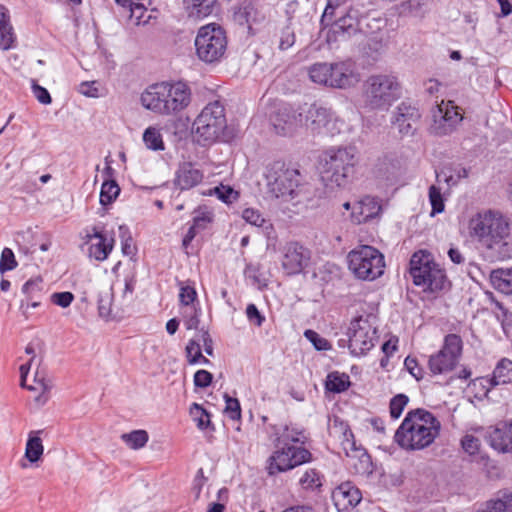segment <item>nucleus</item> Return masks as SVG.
Masks as SVG:
<instances>
[{
    "label": "nucleus",
    "mask_w": 512,
    "mask_h": 512,
    "mask_svg": "<svg viewBox=\"0 0 512 512\" xmlns=\"http://www.w3.org/2000/svg\"><path fill=\"white\" fill-rule=\"evenodd\" d=\"M469 233L485 248L502 254L508 244L510 226L499 212L487 210L475 214L468 224Z\"/></svg>",
    "instance_id": "7ed1b4c3"
},
{
    "label": "nucleus",
    "mask_w": 512,
    "mask_h": 512,
    "mask_svg": "<svg viewBox=\"0 0 512 512\" xmlns=\"http://www.w3.org/2000/svg\"><path fill=\"white\" fill-rule=\"evenodd\" d=\"M201 346L198 341L190 340L186 346V357L190 364H198L201 357Z\"/></svg>",
    "instance_id": "e2e57ef3"
},
{
    "label": "nucleus",
    "mask_w": 512,
    "mask_h": 512,
    "mask_svg": "<svg viewBox=\"0 0 512 512\" xmlns=\"http://www.w3.org/2000/svg\"><path fill=\"white\" fill-rule=\"evenodd\" d=\"M243 220L255 227L259 228H269L271 224L263 217L262 213L255 208H245L242 211Z\"/></svg>",
    "instance_id": "de8ad7c7"
},
{
    "label": "nucleus",
    "mask_w": 512,
    "mask_h": 512,
    "mask_svg": "<svg viewBox=\"0 0 512 512\" xmlns=\"http://www.w3.org/2000/svg\"><path fill=\"white\" fill-rule=\"evenodd\" d=\"M41 430L31 431L28 435V440L25 447V457L31 462H37L44 452L42 439L40 438Z\"/></svg>",
    "instance_id": "f704fd0d"
},
{
    "label": "nucleus",
    "mask_w": 512,
    "mask_h": 512,
    "mask_svg": "<svg viewBox=\"0 0 512 512\" xmlns=\"http://www.w3.org/2000/svg\"><path fill=\"white\" fill-rule=\"evenodd\" d=\"M310 251L298 242H289L282 249L281 265L288 275L301 273L309 264Z\"/></svg>",
    "instance_id": "a211bd4d"
},
{
    "label": "nucleus",
    "mask_w": 512,
    "mask_h": 512,
    "mask_svg": "<svg viewBox=\"0 0 512 512\" xmlns=\"http://www.w3.org/2000/svg\"><path fill=\"white\" fill-rule=\"evenodd\" d=\"M357 150L353 146L331 147L320 157L321 178L330 189L345 187L357 164Z\"/></svg>",
    "instance_id": "20e7f679"
},
{
    "label": "nucleus",
    "mask_w": 512,
    "mask_h": 512,
    "mask_svg": "<svg viewBox=\"0 0 512 512\" xmlns=\"http://www.w3.org/2000/svg\"><path fill=\"white\" fill-rule=\"evenodd\" d=\"M32 92H33L34 97L41 104L48 105L52 102V99H51V96H50V93L48 92V90L46 88L36 84L34 81L32 84Z\"/></svg>",
    "instance_id": "774afa93"
},
{
    "label": "nucleus",
    "mask_w": 512,
    "mask_h": 512,
    "mask_svg": "<svg viewBox=\"0 0 512 512\" xmlns=\"http://www.w3.org/2000/svg\"><path fill=\"white\" fill-rule=\"evenodd\" d=\"M225 398V410L224 412L227 416L232 420H239L241 418V407L240 403L236 398H232L227 394L224 395Z\"/></svg>",
    "instance_id": "13d9d810"
},
{
    "label": "nucleus",
    "mask_w": 512,
    "mask_h": 512,
    "mask_svg": "<svg viewBox=\"0 0 512 512\" xmlns=\"http://www.w3.org/2000/svg\"><path fill=\"white\" fill-rule=\"evenodd\" d=\"M240 21H244L249 29L256 23H259L264 19V15L258 11L253 5H245L238 13Z\"/></svg>",
    "instance_id": "49530a36"
},
{
    "label": "nucleus",
    "mask_w": 512,
    "mask_h": 512,
    "mask_svg": "<svg viewBox=\"0 0 512 512\" xmlns=\"http://www.w3.org/2000/svg\"><path fill=\"white\" fill-rule=\"evenodd\" d=\"M119 235L121 238V249L125 256L132 257L135 254V246L130 235L128 227L124 225L119 226Z\"/></svg>",
    "instance_id": "3c124183"
},
{
    "label": "nucleus",
    "mask_w": 512,
    "mask_h": 512,
    "mask_svg": "<svg viewBox=\"0 0 512 512\" xmlns=\"http://www.w3.org/2000/svg\"><path fill=\"white\" fill-rule=\"evenodd\" d=\"M492 286L504 294H512V267L495 269L490 274Z\"/></svg>",
    "instance_id": "473e14b6"
},
{
    "label": "nucleus",
    "mask_w": 512,
    "mask_h": 512,
    "mask_svg": "<svg viewBox=\"0 0 512 512\" xmlns=\"http://www.w3.org/2000/svg\"><path fill=\"white\" fill-rule=\"evenodd\" d=\"M179 290V302L181 307L199 305L197 301V292L193 285L181 282Z\"/></svg>",
    "instance_id": "09e8293b"
},
{
    "label": "nucleus",
    "mask_w": 512,
    "mask_h": 512,
    "mask_svg": "<svg viewBox=\"0 0 512 512\" xmlns=\"http://www.w3.org/2000/svg\"><path fill=\"white\" fill-rule=\"evenodd\" d=\"M406 370L416 379L421 380L423 378V369L418 364V361L411 356H407L404 361Z\"/></svg>",
    "instance_id": "69168bd1"
},
{
    "label": "nucleus",
    "mask_w": 512,
    "mask_h": 512,
    "mask_svg": "<svg viewBox=\"0 0 512 512\" xmlns=\"http://www.w3.org/2000/svg\"><path fill=\"white\" fill-rule=\"evenodd\" d=\"M330 24L331 27L328 35L329 41L332 39L331 34L334 35V39L336 40L338 37L345 38L346 36H351L361 30L359 13L354 9H349L344 16L340 17L333 23L330 22L329 25Z\"/></svg>",
    "instance_id": "a878e982"
},
{
    "label": "nucleus",
    "mask_w": 512,
    "mask_h": 512,
    "mask_svg": "<svg viewBox=\"0 0 512 512\" xmlns=\"http://www.w3.org/2000/svg\"><path fill=\"white\" fill-rule=\"evenodd\" d=\"M510 382H512V360L502 358L496 364L491 378H477L474 380L473 385L481 386L483 388V394L487 395L494 386Z\"/></svg>",
    "instance_id": "5701e85b"
},
{
    "label": "nucleus",
    "mask_w": 512,
    "mask_h": 512,
    "mask_svg": "<svg viewBox=\"0 0 512 512\" xmlns=\"http://www.w3.org/2000/svg\"><path fill=\"white\" fill-rule=\"evenodd\" d=\"M227 128L224 105L218 101L209 102L195 118L192 132L199 142L213 143L221 139Z\"/></svg>",
    "instance_id": "1a4fd4ad"
},
{
    "label": "nucleus",
    "mask_w": 512,
    "mask_h": 512,
    "mask_svg": "<svg viewBox=\"0 0 512 512\" xmlns=\"http://www.w3.org/2000/svg\"><path fill=\"white\" fill-rule=\"evenodd\" d=\"M213 193L224 203H232L238 198V192L229 186H218L213 189Z\"/></svg>",
    "instance_id": "bf43d9fd"
},
{
    "label": "nucleus",
    "mask_w": 512,
    "mask_h": 512,
    "mask_svg": "<svg viewBox=\"0 0 512 512\" xmlns=\"http://www.w3.org/2000/svg\"><path fill=\"white\" fill-rule=\"evenodd\" d=\"M304 336L307 340H309L313 346L319 350H329L331 348L330 343L323 337H321L317 332L313 330H306L304 332Z\"/></svg>",
    "instance_id": "052dcab7"
},
{
    "label": "nucleus",
    "mask_w": 512,
    "mask_h": 512,
    "mask_svg": "<svg viewBox=\"0 0 512 512\" xmlns=\"http://www.w3.org/2000/svg\"><path fill=\"white\" fill-rule=\"evenodd\" d=\"M186 329H197L200 323L201 308L199 305H188L181 307L180 311Z\"/></svg>",
    "instance_id": "37998d69"
},
{
    "label": "nucleus",
    "mask_w": 512,
    "mask_h": 512,
    "mask_svg": "<svg viewBox=\"0 0 512 512\" xmlns=\"http://www.w3.org/2000/svg\"><path fill=\"white\" fill-rule=\"evenodd\" d=\"M190 102L191 89L183 81L156 83L141 94L142 105L162 115L177 114L187 108Z\"/></svg>",
    "instance_id": "f03ea898"
},
{
    "label": "nucleus",
    "mask_w": 512,
    "mask_h": 512,
    "mask_svg": "<svg viewBox=\"0 0 512 512\" xmlns=\"http://www.w3.org/2000/svg\"><path fill=\"white\" fill-rule=\"evenodd\" d=\"M16 266L17 262L13 251L10 248H4L0 258V273L4 274L7 271H11L15 269Z\"/></svg>",
    "instance_id": "6e6d98bb"
},
{
    "label": "nucleus",
    "mask_w": 512,
    "mask_h": 512,
    "mask_svg": "<svg viewBox=\"0 0 512 512\" xmlns=\"http://www.w3.org/2000/svg\"><path fill=\"white\" fill-rule=\"evenodd\" d=\"M360 490L351 482H343L332 492V500L338 512H352L360 503Z\"/></svg>",
    "instance_id": "412c9836"
},
{
    "label": "nucleus",
    "mask_w": 512,
    "mask_h": 512,
    "mask_svg": "<svg viewBox=\"0 0 512 512\" xmlns=\"http://www.w3.org/2000/svg\"><path fill=\"white\" fill-rule=\"evenodd\" d=\"M265 179L268 193L282 201H293L305 190L299 170L282 161H275L267 167Z\"/></svg>",
    "instance_id": "39448f33"
},
{
    "label": "nucleus",
    "mask_w": 512,
    "mask_h": 512,
    "mask_svg": "<svg viewBox=\"0 0 512 512\" xmlns=\"http://www.w3.org/2000/svg\"><path fill=\"white\" fill-rule=\"evenodd\" d=\"M429 202L432 207L431 216H435L436 214L442 213L444 211V198L440 189L435 185H432L429 188Z\"/></svg>",
    "instance_id": "8fccbe9b"
},
{
    "label": "nucleus",
    "mask_w": 512,
    "mask_h": 512,
    "mask_svg": "<svg viewBox=\"0 0 512 512\" xmlns=\"http://www.w3.org/2000/svg\"><path fill=\"white\" fill-rule=\"evenodd\" d=\"M75 296L72 292H54L50 295V302L60 308H68L74 301Z\"/></svg>",
    "instance_id": "5fc2aeb1"
},
{
    "label": "nucleus",
    "mask_w": 512,
    "mask_h": 512,
    "mask_svg": "<svg viewBox=\"0 0 512 512\" xmlns=\"http://www.w3.org/2000/svg\"><path fill=\"white\" fill-rule=\"evenodd\" d=\"M78 91L87 97L97 98L101 95L100 87L96 81L82 82L79 85Z\"/></svg>",
    "instance_id": "338daca9"
},
{
    "label": "nucleus",
    "mask_w": 512,
    "mask_h": 512,
    "mask_svg": "<svg viewBox=\"0 0 512 512\" xmlns=\"http://www.w3.org/2000/svg\"><path fill=\"white\" fill-rule=\"evenodd\" d=\"M120 188L115 180L106 179L100 191V203L103 206L111 204L119 195Z\"/></svg>",
    "instance_id": "c03bdc74"
},
{
    "label": "nucleus",
    "mask_w": 512,
    "mask_h": 512,
    "mask_svg": "<svg viewBox=\"0 0 512 512\" xmlns=\"http://www.w3.org/2000/svg\"><path fill=\"white\" fill-rule=\"evenodd\" d=\"M463 350V342L460 336L448 334L444 338L439 351L430 355L428 369L433 376H446L457 367Z\"/></svg>",
    "instance_id": "ddd939ff"
},
{
    "label": "nucleus",
    "mask_w": 512,
    "mask_h": 512,
    "mask_svg": "<svg viewBox=\"0 0 512 512\" xmlns=\"http://www.w3.org/2000/svg\"><path fill=\"white\" fill-rule=\"evenodd\" d=\"M286 452L288 453V457L290 462H292L293 469L312 461L311 452L304 448L303 446L297 445H285Z\"/></svg>",
    "instance_id": "4c0bfd02"
},
{
    "label": "nucleus",
    "mask_w": 512,
    "mask_h": 512,
    "mask_svg": "<svg viewBox=\"0 0 512 512\" xmlns=\"http://www.w3.org/2000/svg\"><path fill=\"white\" fill-rule=\"evenodd\" d=\"M324 482V475L316 468L306 469L299 477L298 484L302 490L314 492L319 490Z\"/></svg>",
    "instance_id": "72a5a7b5"
},
{
    "label": "nucleus",
    "mask_w": 512,
    "mask_h": 512,
    "mask_svg": "<svg viewBox=\"0 0 512 512\" xmlns=\"http://www.w3.org/2000/svg\"><path fill=\"white\" fill-rule=\"evenodd\" d=\"M339 122V119L330 108L312 105L303 114L302 126L315 133L326 132L334 134L340 130Z\"/></svg>",
    "instance_id": "2eb2a0df"
},
{
    "label": "nucleus",
    "mask_w": 512,
    "mask_h": 512,
    "mask_svg": "<svg viewBox=\"0 0 512 512\" xmlns=\"http://www.w3.org/2000/svg\"><path fill=\"white\" fill-rule=\"evenodd\" d=\"M381 213V199L367 195L354 202L353 212L350 214V220L355 224H362L379 217Z\"/></svg>",
    "instance_id": "4be33fe9"
},
{
    "label": "nucleus",
    "mask_w": 512,
    "mask_h": 512,
    "mask_svg": "<svg viewBox=\"0 0 512 512\" xmlns=\"http://www.w3.org/2000/svg\"><path fill=\"white\" fill-rule=\"evenodd\" d=\"M197 58L205 64H217L226 55L228 38L226 31L216 23L201 26L194 40Z\"/></svg>",
    "instance_id": "0eeeda50"
},
{
    "label": "nucleus",
    "mask_w": 512,
    "mask_h": 512,
    "mask_svg": "<svg viewBox=\"0 0 512 512\" xmlns=\"http://www.w3.org/2000/svg\"><path fill=\"white\" fill-rule=\"evenodd\" d=\"M25 352L28 355H31V357L26 363H23L19 367L20 385H21V387L26 388L30 391L38 392L39 395L35 398V400L37 402H41L42 404H44L48 400L47 393L51 389V384L48 381H46L44 373L40 372L38 370H36V372H35V375L33 378V383H29L28 374L30 372V369H31L33 363H35V361H36V356H35L34 347L30 344L27 345V347L25 348Z\"/></svg>",
    "instance_id": "dca6fc26"
},
{
    "label": "nucleus",
    "mask_w": 512,
    "mask_h": 512,
    "mask_svg": "<svg viewBox=\"0 0 512 512\" xmlns=\"http://www.w3.org/2000/svg\"><path fill=\"white\" fill-rule=\"evenodd\" d=\"M485 439L498 453L512 454V420L496 423L486 429Z\"/></svg>",
    "instance_id": "6ab92c4d"
},
{
    "label": "nucleus",
    "mask_w": 512,
    "mask_h": 512,
    "mask_svg": "<svg viewBox=\"0 0 512 512\" xmlns=\"http://www.w3.org/2000/svg\"><path fill=\"white\" fill-rule=\"evenodd\" d=\"M431 132L444 136L452 133L463 120L460 108L452 101L442 100L431 110Z\"/></svg>",
    "instance_id": "4468645a"
},
{
    "label": "nucleus",
    "mask_w": 512,
    "mask_h": 512,
    "mask_svg": "<svg viewBox=\"0 0 512 512\" xmlns=\"http://www.w3.org/2000/svg\"><path fill=\"white\" fill-rule=\"evenodd\" d=\"M203 177V172L193 163L184 162L179 165L175 173L174 184L180 190H189L200 184Z\"/></svg>",
    "instance_id": "bb28decb"
},
{
    "label": "nucleus",
    "mask_w": 512,
    "mask_h": 512,
    "mask_svg": "<svg viewBox=\"0 0 512 512\" xmlns=\"http://www.w3.org/2000/svg\"><path fill=\"white\" fill-rule=\"evenodd\" d=\"M41 291L42 281L39 279H30L22 287V292L28 300L41 298Z\"/></svg>",
    "instance_id": "864d4df0"
},
{
    "label": "nucleus",
    "mask_w": 512,
    "mask_h": 512,
    "mask_svg": "<svg viewBox=\"0 0 512 512\" xmlns=\"http://www.w3.org/2000/svg\"><path fill=\"white\" fill-rule=\"evenodd\" d=\"M121 439L130 449L139 450L147 444L149 435L147 431L139 429L122 434Z\"/></svg>",
    "instance_id": "79ce46f5"
},
{
    "label": "nucleus",
    "mask_w": 512,
    "mask_h": 512,
    "mask_svg": "<svg viewBox=\"0 0 512 512\" xmlns=\"http://www.w3.org/2000/svg\"><path fill=\"white\" fill-rule=\"evenodd\" d=\"M409 402L405 394H397L390 400L389 410L393 419H398Z\"/></svg>",
    "instance_id": "603ef678"
},
{
    "label": "nucleus",
    "mask_w": 512,
    "mask_h": 512,
    "mask_svg": "<svg viewBox=\"0 0 512 512\" xmlns=\"http://www.w3.org/2000/svg\"><path fill=\"white\" fill-rule=\"evenodd\" d=\"M328 429L330 435L339 439L341 446L349 458V465L357 474L372 472L371 458L360 446L356 445L354 435L349 425L337 416L329 419Z\"/></svg>",
    "instance_id": "6e6552de"
},
{
    "label": "nucleus",
    "mask_w": 512,
    "mask_h": 512,
    "mask_svg": "<svg viewBox=\"0 0 512 512\" xmlns=\"http://www.w3.org/2000/svg\"><path fill=\"white\" fill-rule=\"evenodd\" d=\"M421 114L415 106L402 102L400 103L392 119V124L397 128L403 136L413 133V126L419 121Z\"/></svg>",
    "instance_id": "393cba45"
},
{
    "label": "nucleus",
    "mask_w": 512,
    "mask_h": 512,
    "mask_svg": "<svg viewBox=\"0 0 512 512\" xmlns=\"http://www.w3.org/2000/svg\"><path fill=\"white\" fill-rule=\"evenodd\" d=\"M402 93L398 78L392 74L369 76L363 84V103L369 110H387Z\"/></svg>",
    "instance_id": "423d86ee"
},
{
    "label": "nucleus",
    "mask_w": 512,
    "mask_h": 512,
    "mask_svg": "<svg viewBox=\"0 0 512 512\" xmlns=\"http://www.w3.org/2000/svg\"><path fill=\"white\" fill-rule=\"evenodd\" d=\"M410 273L416 286L425 287L431 292L443 290L446 287L445 271L425 250L417 251L412 255Z\"/></svg>",
    "instance_id": "9d476101"
},
{
    "label": "nucleus",
    "mask_w": 512,
    "mask_h": 512,
    "mask_svg": "<svg viewBox=\"0 0 512 512\" xmlns=\"http://www.w3.org/2000/svg\"><path fill=\"white\" fill-rule=\"evenodd\" d=\"M295 43V34L290 27H285L280 34L279 49L287 50L292 47Z\"/></svg>",
    "instance_id": "0e129e2a"
},
{
    "label": "nucleus",
    "mask_w": 512,
    "mask_h": 512,
    "mask_svg": "<svg viewBox=\"0 0 512 512\" xmlns=\"http://www.w3.org/2000/svg\"><path fill=\"white\" fill-rule=\"evenodd\" d=\"M275 447V450L267 460V473L270 476H274L293 469L292 462H290L288 453L286 452V446L279 445L277 442H275Z\"/></svg>",
    "instance_id": "cd10ccee"
},
{
    "label": "nucleus",
    "mask_w": 512,
    "mask_h": 512,
    "mask_svg": "<svg viewBox=\"0 0 512 512\" xmlns=\"http://www.w3.org/2000/svg\"><path fill=\"white\" fill-rule=\"evenodd\" d=\"M274 434L275 442L279 445H303L307 440L304 430L294 426H285L281 431L276 430Z\"/></svg>",
    "instance_id": "7c9ffc66"
},
{
    "label": "nucleus",
    "mask_w": 512,
    "mask_h": 512,
    "mask_svg": "<svg viewBox=\"0 0 512 512\" xmlns=\"http://www.w3.org/2000/svg\"><path fill=\"white\" fill-rule=\"evenodd\" d=\"M425 0H405L399 5V15L404 17L424 16Z\"/></svg>",
    "instance_id": "a19ab883"
},
{
    "label": "nucleus",
    "mask_w": 512,
    "mask_h": 512,
    "mask_svg": "<svg viewBox=\"0 0 512 512\" xmlns=\"http://www.w3.org/2000/svg\"><path fill=\"white\" fill-rule=\"evenodd\" d=\"M16 36L10 21L7 8L0 4V49L9 50L13 47Z\"/></svg>",
    "instance_id": "c756f323"
},
{
    "label": "nucleus",
    "mask_w": 512,
    "mask_h": 512,
    "mask_svg": "<svg viewBox=\"0 0 512 512\" xmlns=\"http://www.w3.org/2000/svg\"><path fill=\"white\" fill-rule=\"evenodd\" d=\"M440 422L424 409L409 411L395 432V442L408 451L430 446L439 435Z\"/></svg>",
    "instance_id": "f257e3e1"
},
{
    "label": "nucleus",
    "mask_w": 512,
    "mask_h": 512,
    "mask_svg": "<svg viewBox=\"0 0 512 512\" xmlns=\"http://www.w3.org/2000/svg\"><path fill=\"white\" fill-rule=\"evenodd\" d=\"M271 124L279 135H290L303 124V113L296 114L288 107H281L277 113L271 116Z\"/></svg>",
    "instance_id": "b1692460"
},
{
    "label": "nucleus",
    "mask_w": 512,
    "mask_h": 512,
    "mask_svg": "<svg viewBox=\"0 0 512 512\" xmlns=\"http://www.w3.org/2000/svg\"><path fill=\"white\" fill-rule=\"evenodd\" d=\"M331 69V63H316L309 68V77L314 83L330 87Z\"/></svg>",
    "instance_id": "e433bc0d"
},
{
    "label": "nucleus",
    "mask_w": 512,
    "mask_h": 512,
    "mask_svg": "<svg viewBox=\"0 0 512 512\" xmlns=\"http://www.w3.org/2000/svg\"><path fill=\"white\" fill-rule=\"evenodd\" d=\"M189 412L193 421L200 430H214L210 414L201 405L193 403Z\"/></svg>",
    "instance_id": "ea45409f"
},
{
    "label": "nucleus",
    "mask_w": 512,
    "mask_h": 512,
    "mask_svg": "<svg viewBox=\"0 0 512 512\" xmlns=\"http://www.w3.org/2000/svg\"><path fill=\"white\" fill-rule=\"evenodd\" d=\"M438 181H443L448 187H454L461 180L468 178L469 170L462 165H449L442 168L437 174Z\"/></svg>",
    "instance_id": "2f4dec72"
},
{
    "label": "nucleus",
    "mask_w": 512,
    "mask_h": 512,
    "mask_svg": "<svg viewBox=\"0 0 512 512\" xmlns=\"http://www.w3.org/2000/svg\"><path fill=\"white\" fill-rule=\"evenodd\" d=\"M183 5L190 19L203 20L213 14L217 0H183Z\"/></svg>",
    "instance_id": "c85d7f7f"
},
{
    "label": "nucleus",
    "mask_w": 512,
    "mask_h": 512,
    "mask_svg": "<svg viewBox=\"0 0 512 512\" xmlns=\"http://www.w3.org/2000/svg\"><path fill=\"white\" fill-rule=\"evenodd\" d=\"M348 267L352 274L366 281H373L384 273L383 254L369 245H362L348 253Z\"/></svg>",
    "instance_id": "9b49d317"
},
{
    "label": "nucleus",
    "mask_w": 512,
    "mask_h": 512,
    "mask_svg": "<svg viewBox=\"0 0 512 512\" xmlns=\"http://www.w3.org/2000/svg\"><path fill=\"white\" fill-rule=\"evenodd\" d=\"M331 67L329 81L332 88L348 89L356 86L361 80V75L352 61L331 63Z\"/></svg>",
    "instance_id": "aec40b11"
},
{
    "label": "nucleus",
    "mask_w": 512,
    "mask_h": 512,
    "mask_svg": "<svg viewBox=\"0 0 512 512\" xmlns=\"http://www.w3.org/2000/svg\"><path fill=\"white\" fill-rule=\"evenodd\" d=\"M461 445L466 453L469 455H475L479 452L481 442L474 435L466 434L461 440Z\"/></svg>",
    "instance_id": "680f3d73"
},
{
    "label": "nucleus",
    "mask_w": 512,
    "mask_h": 512,
    "mask_svg": "<svg viewBox=\"0 0 512 512\" xmlns=\"http://www.w3.org/2000/svg\"><path fill=\"white\" fill-rule=\"evenodd\" d=\"M143 141L148 149L154 151L164 150V142L160 130L155 127H149L143 134Z\"/></svg>",
    "instance_id": "a18cd8bd"
},
{
    "label": "nucleus",
    "mask_w": 512,
    "mask_h": 512,
    "mask_svg": "<svg viewBox=\"0 0 512 512\" xmlns=\"http://www.w3.org/2000/svg\"><path fill=\"white\" fill-rule=\"evenodd\" d=\"M350 386V378L345 373L332 372L328 374L326 389L330 392L341 393Z\"/></svg>",
    "instance_id": "58836bf2"
},
{
    "label": "nucleus",
    "mask_w": 512,
    "mask_h": 512,
    "mask_svg": "<svg viewBox=\"0 0 512 512\" xmlns=\"http://www.w3.org/2000/svg\"><path fill=\"white\" fill-rule=\"evenodd\" d=\"M114 237L103 226L95 225L86 234L88 256L96 261H104L114 248Z\"/></svg>",
    "instance_id": "f3484780"
},
{
    "label": "nucleus",
    "mask_w": 512,
    "mask_h": 512,
    "mask_svg": "<svg viewBox=\"0 0 512 512\" xmlns=\"http://www.w3.org/2000/svg\"><path fill=\"white\" fill-rule=\"evenodd\" d=\"M147 0H139L134 2L129 7L125 8L129 12V18L135 25L147 24L153 17V11L148 10L146 7Z\"/></svg>",
    "instance_id": "c9c22d12"
},
{
    "label": "nucleus",
    "mask_w": 512,
    "mask_h": 512,
    "mask_svg": "<svg viewBox=\"0 0 512 512\" xmlns=\"http://www.w3.org/2000/svg\"><path fill=\"white\" fill-rule=\"evenodd\" d=\"M348 348L355 357L365 356L376 344L377 319L372 314L360 315L349 325Z\"/></svg>",
    "instance_id": "f8f14e48"
},
{
    "label": "nucleus",
    "mask_w": 512,
    "mask_h": 512,
    "mask_svg": "<svg viewBox=\"0 0 512 512\" xmlns=\"http://www.w3.org/2000/svg\"><path fill=\"white\" fill-rule=\"evenodd\" d=\"M347 1L348 0H327V5L321 17V24L328 26L335 16L336 9Z\"/></svg>",
    "instance_id": "4d7b16f0"
}]
</instances>
